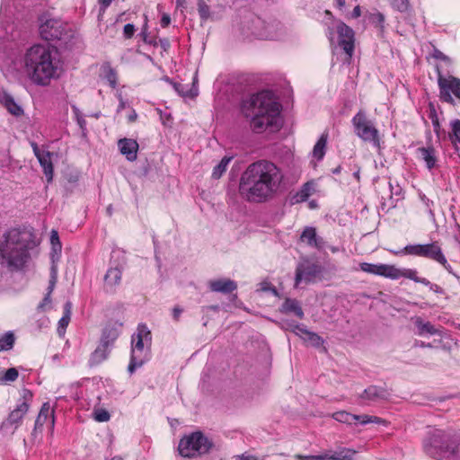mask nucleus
I'll return each mask as SVG.
<instances>
[{"mask_svg":"<svg viewBox=\"0 0 460 460\" xmlns=\"http://www.w3.org/2000/svg\"><path fill=\"white\" fill-rule=\"evenodd\" d=\"M283 171L274 163L261 160L251 164L240 179V194L248 201L263 202L272 199L284 187Z\"/></svg>","mask_w":460,"mask_h":460,"instance_id":"f257e3e1","label":"nucleus"},{"mask_svg":"<svg viewBox=\"0 0 460 460\" xmlns=\"http://www.w3.org/2000/svg\"><path fill=\"white\" fill-rule=\"evenodd\" d=\"M23 69L27 77L36 85L48 86L63 74V63L57 50L49 45L36 44L23 56Z\"/></svg>","mask_w":460,"mask_h":460,"instance_id":"f03ea898","label":"nucleus"},{"mask_svg":"<svg viewBox=\"0 0 460 460\" xmlns=\"http://www.w3.org/2000/svg\"><path fill=\"white\" fill-rule=\"evenodd\" d=\"M241 111L249 119L250 128L254 133L275 132L281 128V105L270 91L260 92L243 101Z\"/></svg>","mask_w":460,"mask_h":460,"instance_id":"7ed1b4c3","label":"nucleus"},{"mask_svg":"<svg viewBox=\"0 0 460 460\" xmlns=\"http://www.w3.org/2000/svg\"><path fill=\"white\" fill-rule=\"evenodd\" d=\"M425 452L438 460H460V433L429 428L423 440Z\"/></svg>","mask_w":460,"mask_h":460,"instance_id":"20e7f679","label":"nucleus"},{"mask_svg":"<svg viewBox=\"0 0 460 460\" xmlns=\"http://www.w3.org/2000/svg\"><path fill=\"white\" fill-rule=\"evenodd\" d=\"M31 238L26 232L13 228L4 234L0 243V261L11 270H20L27 262Z\"/></svg>","mask_w":460,"mask_h":460,"instance_id":"39448f33","label":"nucleus"},{"mask_svg":"<svg viewBox=\"0 0 460 460\" xmlns=\"http://www.w3.org/2000/svg\"><path fill=\"white\" fill-rule=\"evenodd\" d=\"M359 269L368 274L382 276L391 279L405 278L425 286H430V288H433L429 280L425 278H419L417 270L413 269L397 268L395 265L368 262H361Z\"/></svg>","mask_w":460,"mask_h":460,"instance_id":"423d86ee","label":"nucleus"},{"mask_svg":"<svg viewBox=\"0 0 460 460\" xmlns=\"http://www.w3.org/2000/svg\"><path fill=\"white\" fill-rule=\"evenodd\" d=\"M131 358L128 370L132 374L149 359L151 332L145 325H138L137 332L132 336Z\"/></svg>","mask_w":460,"mask_h":460,"instance_id":"0eeeda50","label":"nucleus"},{"mask_svg":"<svg viewBox=\"0 0 460 460\" xmlns=\"http://www.w3.org/2000/svg\"><path fill=\"white\" fill-rule=\"evenodd\" d=\"M214 443L202 432H193L184 437L179 443V453L184 457H196L208 454L213 447Z\"/></svg>","mask_w":460,"mask_h":460,"instance_id":"6e6552de","label":"nucleus"},{"mask_svg":"<svg viewBox=\"0 0 460 460\" xmlns=\"http://www.w3.org/2000/svg\"><path fill=\"white\" fill-rule=\"evenodd\" d=\"M401 252L428 258L442 265L448 273H453V269L447 262V260L438 242L426 244L406 245L402 252H396L395 254H399Z\"/></svg>","mask_w":460,"mask_h":460,"instance_id":"1a4fd4ad","label":"nucleus"},{"mask_svg":"<svg viewBox=\"0 0 460 460\" xmlns=\"http://www.w3.org/2000/svg\"><path fill=\"white\" fill-rule=\"evenodd\" d=\"M354 132L364 142L370 143L375 148L380 150L381 137L374 123L367 119L363 111H359L351 119Z\"/></svg>","mask_w":460,"mask_h":460,"instance_id":"9d476101","label":"nucleus"},{"mask_svg":"<svg viewBox=\"0 0 460 460\" xmlns=\"http://www.w3.org/2000/svg\"><path fill=\"white\" fill-rule=\"evenodd\" d=\"M438 84L440 90V97L444 102L453 103L454 99L452 93L460 100L459 78L452 75L445 77L438 72Z\"/></svg>","mask_w":460,"mask_h":460,"instance_id":"9b49d317","label":"nucleus"},{"mask_svg":"<svg viewBox=\"0 0 460 460\" xmlns=\"http://www.w3.org/2000/svg\"><path fill=\"white\" fill-rule=\"evenodd\" d=\"M40 34L45 40L60 39L63 32V25L59 20L42 15L40 18Z\"/></svg>","mask_w":460,"mask_h":460,"instance_id":"f8f14e48","label":"nucleus"},{"mask_svg":"<svg viewBox=\"0 0 460 460\" xmlns=\"http://www.w3.org/2000/svg\"><path fill=\"white\" fill-rule=\"evenodd\" d=\"M338 44L350 58L354 52V31L342 22L337 24Z\"/></svg>","mask_w":460,"mask_h":460,"instance_id":"ddd939ff","label":"nucleus"},{"mask_svg":"<svg viewBox=\"0 0 460 460\" xmlns=\"http://www.w3.org/2000/svg\"><path fill=\"white\" fill-rule=\"evenodd\" d=\"M33 153L38 158L40 166L43 168L44 174L47 181L49 183L53 179V164H52V153L48 150L40 149L36 143H31Z\"/></svg>","mask_w":460,"mask_h":460,"instance_id":"4468645a","label":"nucleus"},{"mask_svg":"<svg viewBox=\"0 0 460 460\" xmlns=\"http://www.w3.org/2000/svg\"><path fill=\"white\" fill-rule=\"evenodd\" d=\"M282 327L295 332L305 342L313 346H320L323 342L321 337L314 332H312L305 329L303 325L289 323L288 322L282 323Z\"/></svg>","mask_w":460,"mask_h":460,"instance_id":"2eb2a0df","label":"nucleus"},{"mask_svg":"<svg viewBox=\"0 0 460 460\" xmlns=\"http://www.w3.org/2000/svg\"><path fill=\"white\" fill-rule=\"evenodd\" d=\"M320 273V267L315 263H301L296 270L295 287H299L302 281L309 282Z\"/></svg>","mask_w":460,"mask_h":460,"instance_id":"dca6fc26","label":"nucleus"},{"mask_svg":"<svg viewBox=\"0 0 460 460\" xmlns=\"http://www.w3.org/2000/svg\"><path fill=\"white\" fill-rule=\"evenodd\" d=\"M29 408V402L25 398H23V400L9 413L7 419L4 421L3 426H13L14 429H16L20 426L25 414L28 412Z\"/></svg>","mask_w":460,"mask_h":460,"instance_id":"f3484780","label":"nucleus"},{"mask_svg":"<svg viewBox=\"0 0 460 460\" xmlns=\"http://www.w3.org/2000/svg\"><path fill=\"white\" fill-rule=\"evenodd\" d=\"M120 153L125 155L128 161L134 162L137 158L138 143L132 138H121L118 141Z\"/></svg>","mask_w":460,"mask_h":460,"instance_id":"a211bd4d","label":"nucleus"},{"mask_svg":"<svg viewBox=\"0 0 460 460\" xmlns=\"http://www.w3.org/2000/svg\"><path fill=\"white\" fill-rule=\"evenodd\" d=\"M49 419L50 428L51 430L54 429V415H53V410L51 409L49 402L43 403L41 406V409L38 414V417L35 421V427L34 430L32 432V435H35L38 429H40L41 427L47 422V420Z\"/></svg>","mask_w":460,"mask_h":460,"instance_id":"6ab92c4d","label":"nucleus"},{"mask_svg":"<svg viewBox=\"0 0 460 460\" xmlns=\"http://www.w3.org/2000/svg\"><path fill=\"white\" fill-rule=\"evenodd\" d=\"M121 323H110L102 331L101 343L110 347L117 340L120 333Z\"/></svg>","mask_w":460,"mask_h":460,"instance_id":"aec40b11","label":"nucleus"},{"mask_svg":"<svg viewBox=\"0 0 460 460\" xmlns=\"http://www.w3.org/2000/svg\"><path fill=\"white\" fill-rule=\"evenodd\" d=\"M300 241L310 247L321 249L323 245V240L316 234V229L312 226H306L301 235Z\"/></svg>","mask_w":460,"mask_h":460,"instance_id":"412c9836","label":"nucleus"},{"mask_svg":"<svg viewBox=\"0 0 460 460\" xmlns=\"http://www.w3.org/2000/svg\"><path fill=\"white\" fill-rule=\"evenodd\" d=\"M208 287L211 291L228 294L237 288V285L234 280L229 279H213L208 282Z\"/></svg>","mask_w":460,"mask_h":460,"instance_id":"4be33fe9","label":"nucleus"},{"mask_svg":"<svg viewBox=\"0 0 460 460\" xmlns=\"http://www.w3.org/2000/svg\"><path fill=\"white\" fill-rule=\"evenodd\" d=\"M387 395L388 394L384 388L370 385L359 394V398L363 401L377 402L379 400L385 399Z\"/></svg>","mask_w":460,"mask_h":460,"instance_id":"5701e85b","label":"nucleus"},{"mask_svg":"<svg viewBox=\"0 0 460 460\" xmlns=\"http://www.w3.org/2000/svg\"><path fill=\"white\" fill-rule=\"evenodd\" d=\"M0 102L7 109V111L15 116L22 114V109L18 105L13 98L7 93H0Z\"/></svg>","mask_w":460,"mask_h":460,"instance_id":"b1692460","label":"nucleus"},{"mask_svg":"<svg viewBox=\"0 0 460 460\" xmlns=\"http://www.w3.org/2000/svg\"><path fill=\"white\" fill-rule=\"evenodd\" d=\"M414 323L418 330L417 333L420 336L440 334V331L438 329H437L429 322L423 321L420 317H417L414 321Z\"/></svg>","mask_w":460,"mask_h":460,"instance_id":"393cba45","label":"nucleus"},{"mask_svg":"<svg viewBox=\"0 0 460 460\" xmlns=\"http://www.w3.org/2000/svg\"><path fill=\"white\" fill-rule=\"evenodd\" d=\"M172 85L174 90L184 98H194L198 95V87L196 86L195 80H193L191 85L177 83H173Z\"/></svg>","mask_w":460,"mask_h":460,"instance_id":"a878e982","label":"nucleus"},{"mask_svg":"<svg viewBox=\"0 0 460 460\" xmlns=\"http://www.w3.org/2000/svg\"><path fill=\"white\" fill-rule=\"evenodd\" d=\"M121 280V270L119 268H111L108 270L104 281L107 288L112 289L114 287L119 284Z\"/></svg>","mask_w":460,"mask_h":460,"instance_id":"bb28decb","label":"nucleus"},{"mask_svg":"<svg viewBox=\"0 0 460 460\" xmlns=\"http://www.w3.org/2000/svg\"><path fill=\"white\" fill-rule=\"evenodd\" d=\"M110 353L109 347L100 343V345L96 348V349L92 353L90 358V364L92 366L98 365L104 361Z\"/></svg>","mask_w":460,"mask_h":460,"instance_id":"cd10ccee","label":"nucleus"},{"mask_svg":"<svg viewBox=\"0 0 460 460\" xmlns=\"http://www.w3.org/2000/svg\"><path fill=\"white\" fill-rule=\"evenodd\" d=\"M357 453V450L349 447H338L331 451V460H352Z\"/></svg>","mask_w":460,"mask_h":460,"instance_id":"c85d7f7f","label":"nucleus"},{"mask_svg":"<svg viewBox=\"0 0 460 460\" xmlns=\"http://www.w3.org/2000/svg\"><path fill=\"white\" fill-rule=\"evenodd\" d=\"M281 312L283 313H294L300 319L303 318V310L296 299L288 298L285 300L281 306Z\"/></svg>","mask_w":460,"mask_h":460,"instance_id":"c756f323","label":"nucleus"},{"mask_svg":"<svg viewBox=\"0 0 460 460\" xmlns=\"http://www.w3.org/2000/svg\"><path fill=\"white\" fill-rule=\"evenodd\" d=\"M418 152L420 153L421 159L426 163V165L429 169L435 167L437 158L434 148L421 147L418 149Z\"/></svg>","mask_w":460,"mask_h":460,"instance_id":"7c9ffc66","label":"nucleus"},{"mask_svg":"<svg viewBox=\"0 0 460 460\" xmlns=\"http://www.w3.org/2000/svg\"><path fill=\"white\" fill-rule=\"evenodd\" d=\"M315 184L313 181L305 183L302 188L296 192L294 199L296 202H304L314 192Z\"/></svg>","mask_w":460,"mask_h":460,"instance_id":"2f4dec72","label":"nucleus"},{"mask_svg":"<svg viewBox=\"0 0 460 460\" xmlns=\"http://www.w3.org/2000/svg\"><path fill=\"white\" fill-rule=\"evenodd\" d=\"M327 139H328V134L323 133L314 146L313 156L314 158H316L317 160L323 159V157L325 155V147H326V144H327Z\"/></svg>","mask_w":460,"mask_h":460,"instance_id":"473e14b6","label":"nucleus"},{"mask_svg":"<svg viewBox=\"0 0 460 460\" xmlns=\"http://www.w3.org/2000/svg\"><path fill=\"white\" fill-rule=\"evenodd\" d=\"M451 133L449 134L452 144L457 148L460 145V120L455 119L451 121Z\"/></svg>","mask_w":460,"mask_h":460,"instance_id":"72a5a7b5","label":"nucleus"},{"mask_svg":"<svg viewBox=\"0 0 460 460\" xmlns=\"http://www.w3.org/2000/svg\"><path fill=\"white\" fill-rule=\"evenodd\" d=\"M104 77L112 88L117 86V73L110 64H104L102 67Z\"/></svg>","mask_w":460,"mask_h":460,"instance_id":"f704fd0d","label":"nucleus"},{"mask_svg":"<svg viewBox=\"0 0 460 460\" xmlns=\"http://www.w3.org/2000/svg\"><path fill=\"white\" fill-rule=\"evenodd\" d=\"M232 160V157L225 156L222 158V160L219 162L218 164H217L212 172V177L215 179H219L223 173L226 171V168Z\"/></svg>","mask_w":460,"mask_h":460,"instance_id":"c9c22d12","label":"nucleus"},{"mask_svg":"<svg viewBox=\"0 0 460 460\" xmlns=\"http://www.w3.org/2000/svg\"><path fill=\"white\" fill-rule=\"evenodd\" d=\"M332 416L335 420L348 425H351L354 421V414L346 411H336Z\"/></svg>","mask_w":460,"mask_h":460,"instance_id":"e433bc0d","label":"nucleus"},{"mask_svg":"<svg viewBox=\"0 0 460 460\" xmlns=\"http://www.w3.org/2000/svg\"><path fill=\"white\" fill-rule=\"evenodd\" d=\"M19 376L18 370L14 367L8 368L5 372L0 373V383L6 384L13 382Z\"/></svg>","mask_w":460,"mask_h":460,"instance_id":"4c0bfd02","label":"nucleus"},{"mask_svg":"<svg viewBox=\"0 0 460 460\" xmlns=\"http://www.w3.org/2000/svg\"><path fill=\"white\" fill-rule=\"evenodd\" d=\"M14 343V336L7 332L0 338V351L11 349Z\"/></svg>","mask_w":460,"mask_h":460,"instance_id":"58836bf2","label":"nucleus"},{"mask_svg":"<svg viewBox=\"0 0 460 460\" xmlns=\"http://www.w3.org/2000/svg\"><path fill=\"white\" fill-rule=\"evenodd\" d=\"M198 11L201 20L206 21L210 17L209 6L205 3L204 0L198 1Z\"/></svg>","mask_w":460,"mask_h":460,"instance_id":"ea45409f","label":"nucleus"},{"mask_svg":"<svg viewBox=\"0 0 460 460\" xmlns=\"http://www.w3.org/2000/svg\"><path fill=\"white\" fill-rule=\"evenodd\" d=\"M110 418L111 415L105 409H97L93 411V419L98 422H106Z\"/></svg>","mask_w":460,"mask_h":460,"instance_id":"a19ab883","label":"nucleus"},{"mask_svg":"<svg viewBox=\"0 0 460 460\" xmlns=\"http://www.w3.org/2000/svg\"><path fill=\"white\" fill-rule=\"evenodd\" d=\"M394 8L399 12H406L409 8V0H393Z\"/></svg>","mask_w":460,"mask_h":460,"instance_id":"79ce46f5","label":"nucleus"},{"mask_svg":"<svg viewBox=\"0 0 460 460\" xmlns=\"http://www.w3.org/2000/svg\"><path fill=\"white\" fill-rule=\"evenodd\" d=\"M370 19L376 26L383 28L385 22V16L383 13L379 12L374 13L371 14Z\"/></svg>","mask_w":460,"mask_h":460,"instance_id":"37998d69","label":"nucleus"},{"mask_svg":"<svg viewBox=\"0 0 460 460\" xmlns=\"http://www.w3.org/2000/svg\"><path fill=\"white\" fill-rule=\"evenodd\" d=\"M70 322V317L67 315H63L58 322V332L59 335H63L65 333V330L67 327Z\"/></svg>","mask_w":460,"mask_h":460,"instance_id":"c03bdc74","label":"nucleus"},{"mask_svg":"<svg viewBox=\"0 0 460 460\" xmlns=\"http://www.w3.org/2000/svg\"><path fill=\"white\" fill-rule=\"evenodd\" d=\"M49 293H47L45 297L43 298L42 302H40L38 305L39 311H46L50 307L51 305V298H50Z\"/></svg>","mask_w":460,"mask_h":460,"instance_id":"a18cd8bd","label":"nucleus"},{"mask_svg":"<svg viewBox=\"0 0 460 460\" xmlns=\"http://www.w3.org/2000/svg\"><path fill=\"white\" fill-rule=\"evenodd\" d=\"M135 33V26L131 23H128L123 28V34L126 39H130Z\"/></svg>","mask_w":460,"mask_h":460,"instance_id":"49530a36","label":"nucleus"},{"mask_svg":"<svg viewBox=\"0 0 460 460\" xmlns=\"http://www.w3.org/2000/svg\"><path fill=\"white\" fill-rule=\"evenodd\" d=\"M56 282H57V272H56V270L54 268H52L51 277H50L49 287H48V293L51 294L53 292Z\"/></svg>","mask_w":460,"mask_h":460,"instance_id":"de8ad7c7","label":"nucleus"},{"mask_svg":"<svg viewBox=\"0 0 460 460\" xmlns=\"http://www.w3.org/2000/svg\"><path fill=\"white\" fill-rule=\"evenodd\" d=\"M354 421H358L362 425H366L370 423L371 421V416L363 414V415H356L354 414Z\"/></svg>","mask_w":460,"mask_h":460,"instance_id":"09e8293b","label":"nucleus"},{"mask_svg":"<svg viewBox=\"0 0 460 460\" xmlns=\"http://www.w3.org/2000/svg\"><path fill=\"white\" fill-rule=\"evenodd\" d=\"M50 241L54 248L56 247V245H58V247L60 248L59 238L57 231H51Z\"/></svg>","mask_w":460,"mask_h":460,"instance_id":"8fccbe9b","label":"nucleus"},{"mask_svg":"<svg viewBox=\"0 0 460 460\" xmlns=\"http://www.w3.org/2000/svg\"><path fill=\"white\" fill-rule=\"evenodd\" d=\"M161 26L165 28L167 27L171 22V17L167 13H164L161 18Z\"/></svg>","mask_w":460,"mask_h":460,"instance_id":"3c124183","label":"nucleus"},{"mask_svg":"<svg viewBox=\"0 0 460 460\" xmlns=\"http://www.w3.org/2000/svg\"><path fill=\"white\" fill-rule=\"evenodd\" d=\"M314 460H331V450H328L323 454L314 456Z\"/></svg>","mask_w":460,"mask_h":460,"instance_id":"603ef678","label":"nucleus"},{"mask_svg":"<svg viewBox=\"0 0 460 460\" xmlns=\"http://www.w3.org/2000/svg\"><path fill=\"white\" fill-rule=\"evenodd\" d=\"M294 458L296 460H314V456H312V455L305 456V455H301V454H296L294 456Z\"/></svg>","mask_w":460,"mask_h":460,"instance_id":"864d4df0","label":"nucleus"},{"mask_svg":"<svg viewBox=\"0 0 460 460\" xmlns=\"http://www.w3.org/2000/svg\"><path fill=\"white\" fill-rule=\"evenodd\" d=\"M71 310H72V304H71V302L67 301L64 305V315H67L71 318Z\"/></svg>","mask_w":460,"mask_h":460,"instance_id":"5fc2aeb1","label":"nucleus"},{"mask_svg":"<svg viewBox=\"0 0 460 460\" xmlns=\"http://www.w3.org/2000/svg\"><path fill=\"white\" fill-rule=\"evenodd\" d=\"M370 423H376V424H386V421L379 417L376 416H371V421Z\"/></svg>","mask_w":460,"mask_h":460,"instance_id":"6e6d98bb","label":"nucleus"},{"mask_svg":"<svg viewBox=\"0 0 460 460\" xmlns=\"http://www.w3.org/2000/svg\"><path fill=\"white\" fill-rule=\"evenodd\" d=\"M118 98L119 100V107H118V111L119 112L120 111H122L126 107V102H124L121 93L118 94Z\"/></svg>","mask_w":460,"mask_h":460,"instance_id":"4d7b16f0","label":"nucleus"},{"mask_svg":"<svg viewBox=\"0 0 460 460\" xmlns=\"http://www.w3.org/2000/svg\"><path fill=\"white\" fill-rule=\"evenodd\" d=\"M361 15V9H360V6L359 5H357L353 11H352V13H351V16L353 18H358L359 16Z\"/></svg>","mask_w":460,"mask_h":460,"instance_id":"13d9d810","label":"nucleus"},{"mask_svg":"<svg viewBox=\"0 0 460 460\" xmlns=\"http://www.w3.org/2000/svg\"><path fill=\"white\" fill-rule=\"evenodd\" d=\"M237 460H257L256 456L251 455H242Z\"/></svg>","mask_w":460,"mask_h":460,"instance_id":"bf43d9fd","label":"nucleus"},{"mask_svg":"<svg viewBox=\"0 0 460 460\" xmlns=\"http://www.w3.org/2000/svg\"><path fill=\"white\" fill-rule=\"evenodd\" d=\"M137 118V112L133 110L130 114L128 116V122H134Z\"/></svg>","mask_w":460,"mask_h":460,"instance_id":"052dcab7","label":"nucleus"},{"mask_svg":"<svg viewBox=\"0 0 460 460\" xmlns=\"http://www.w3.org/2000/svg\"><path fill=\"white\" fill-rule=\"evenodd\" d=\"M112 0H99L100 4L102 6L103 10H105L111 4Z\"/></svg>","mask_w":460,"mask_h":460,"instance_id":"680f3d73","label":"nucleus"},{"mask_svg":"<svg viewBox=\"0 0 460 460\" xmlns=\"http://www.w3.org/2000/svg\"><path fill=\"white\" fill-rule=\"evenodd\" d=\"M435 58H439V59H442V60H447L448 61V58L446 57L442 52L440 51H437L436 54H435Z\"/></svg>","mask_w":460,"mask_h":460,"instance_id":"e2e57ef3","label":"nucleus"},{"mask_svg":"<svg viewBox=\"0 0 460 460\" xmlns=\"http://www.w3.org/2000/svg\"><path fill=\"white\" fill-rule=\"evenodd\" d=\"M181 314V310L179 309V308H174L173 309V317L174 319L178 320L180 314Z\"/></svg>","mask_w":460,"mask_h":460,"instance_id":"0e129e2a","label":"nucleus"},{"mask_svg":"<svg viewBox=\"0 0 460 460\" xmlns=\"http://www.w3.org/2000/svg\"><path fill=\"white\" fill-rule=\"evenodd\" d=\"M337 6L342 9L345 6V0H335Z\"/></svg>","mask_w":460,"mask_h":460,"instance_id":"69168bd1","label":"nucleus"},{"mask_svg":"<svg viewBox=\"0 0 460 460\" xmlns=\"http://www.w3.org/2000/svg\"><path fill=\"white\" fill-rule=\"evenodd\" d=\"M416 345L420 346V347H431V345L429 343V344H425L423 341H420V342H417Z\"/></svg>","mask_w":460,"mask_h":460,"instance_id":"338daca9","label":"nucleus"},{"mask_svg":"<svg viewBox=\"0 0 460 460\" xmlns=\"http://www.w3.org/2000/svg\"><path fill=\"white\" fill-rule=\"evenodd\" d=\"M456 247H457V249H459V250H460V238L456 237Z\"/></svg>","mask_w":460,"mask_h":460,"instance_id":"774afa93","label":"nucleus"}]
</instances>
